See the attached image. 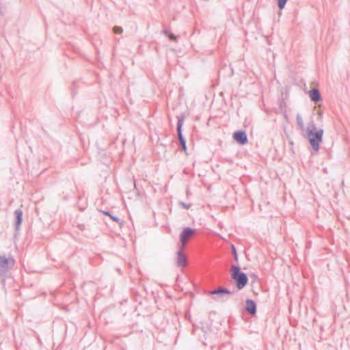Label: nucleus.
I'll list each match as a JSON object with an SVG mask.
<instances>
[{
    "mask_svg": "<svg viewBox=\"0 0 350 350\" xmlns=\"http://www.w3.org/2000/svg\"><path fill=\"white\" fill-rule=\"evenodd\" d=\"M306 133L312 148L311 154H314L320 149V144L323 141V130L322 129H317L314 122L312 120L308 124Z\"/></svg>",
    "mask_w": 350,
    "mask_h": 350,
    "instance_id": "obj_1",
    "label": "nucleus"
},
{
    "mask_svg": "<svg viewBox=\"0 0 350 350\" xmlns=\"http://www.w3.org/2000/svg\"><path fill=\"white\" fill-rule=\"evenodd\" d=\"M196 230L191 228H185L180 233L178 248L183 250L188 241L194 236Z\"/></svg>",
    "mask_w": 350,
    "mask_h": 350,
    "instance_id": "obj_2",
    "label": "nucleus"
},
{
    "mask_svg": "<svg viewBox=\"0 0 350 350\" xmlns=\"http://www.w3.org/2000/svg\"><path fill=\"white\" fill-rule=\"evenodd\" d=\"M231 276L238 284H245L247 282L245 274L241 272L237 267L233 266L232 267Z\"/></svg>",
    "mask_w": 350,
    "mask_h": 350,
    "instance_id": "obj_3",
    "label": "nucleus"
},
{
    "mask_svg": "<svg viewBox=\"0 0 350 350\" xmlns=\"http://www.w3.org/2000/svg\"><path fill=\"white\" fill-rule=\"evenodd\" d=\"M183 250L179 249L176 256V263L178 267H185L187 265V258Z\"/></svg>",
    "mask_w": 350,
    "mask_h": 350,
    "instance_id": "obj_4",
    "label": "nucleus"
},
{
    "mask_svg": "<svg viewBox=\"0 0 350 350\" xmlns=\"http://www.w3.org/2000/svg\"><path fill=\"white\" fill-rule=\"evenodd\" d=\"M308 95L310 100L315 103H319L322 100L321 94L319 90L317 88H312L308 92Z\"/></svg>",
    "mask_w": 350,
    "mask_h": 350,
    "instance_id": "obj_5",
    "label": "nucleus"
},
{
    "mask_svg": "<svg viewBox=\"0 0 350 350\" xmlns=\"http://www.w3.org/2000/svg\"><path fill=\"white\" fill-rule=\"evenodd\" d=\"M14 259L6 258L5 256H0V269L3 270L14 265Z\"/></svg>",
    "mask_w": 350,
    "mask_h": 350,
    "instance_id": "obj_6",
    "label": "nucleus"
},
{
    "mask_svg": "<svg viewBox=\"0 0 350 350\" xmlns=\"http://www.w3.org/2000/svg\"><path fill=\"white\" fill-rule=\"evenodd\" d=\"M234 139L241 144H245L247 141L246 134L241 131L234 133Z\"/></svg>",
    "mask_w": 350,
    "mask_h": 350,
    "instance_id": "obj_7",
    "label": "nucleus"
},
{
    "mask_svg": "<svg viewBox=\"0 0 350 350\" xmlns=\"http://www.w3.org/2000/svg\"><path fill=\"white\" fill-rule=\"evenodd\" d=\"M245 309L250 314L254 315L256 311V306L252 300H247Z\"/></svg>",
    "mask_w": 350,
    "mask_h": 350,
    "instance_id": "obj_8",
    "label": "nucleus"
},
{
    "mask_svg": "<svg viewBox=\"0 0 350 350\" xmlns=\"http://www.w3.org/2000/svg\"><path fill=\"white\" fill-rule=\"evenodd\" d=\"M296 121H297V124L299 126V129H300V131L304 133V131H306V129H305V126H304V122L302 120V118H301V116L300 114L297 113V116H296Z\"/></svg>",
    "mask_w": 350,
    "mask_h": 350,
    "instance_id": "obj_9",
    "label": "nucleus"
},
{
    "mask_svg": "<svg viewBox=\"0 0 350 350\" xmlns=\"http://www.w3.org/2000/svg\"><path fill=\"white\" fill-rule=\"evenodd\" d=\"M181 127H182V122L180 121L178 122V137L179 140L180 142L181 145L185 144V141L184 140L182 133H181Z\"/></svg>",
    "mask_w": 350,
    "mask_h": 350,
    "instance_id": "obj_10",
    "label": "nucleus"
},
{
    "mask_svg": "<svg viewBox=\"0 0 350 350\" xmlns=\"http://www.w3.org/2000/svg\"><path fill=\"white\" fill-rule=\"evenodd\" d=\"M15 215L17 218L16 224L19 226L22 221L23 212L21 210H16L15 211Z\"/></svg>",
    "mask_w": 350,
    "mask_h": 350,
    "instance_id": "obj_11",
    "label": "nucleus"
},
{
    "mask_svg": "<svg viewBox=\"0 0 350 350\" xmlns=\"http://www.w3.org/2000/svg\"><path fill=\"white\" fill-rule=\"evenodd\" d=\"M211 293L217 294V295H228L230 293L226 290H224L223 288H219L217 291L211 292Z\"/></svg>",
    "mask_w": 350,
    "mask_h": 350,
    "instance_id": "obj_12",
    "label": "nucleus"
},
{
    "mask_svg": "<svg viewBox=\"0 0 350 350\" xmlns=\"http://www.w3.org/2000/svg\"><path fill=\"white\" fill-rule=\"evenodd\" d=\"M113 31L115 33L120 34L122 32V29L120 27L116 26L113 27Z\"/></svg>",
    "mask_w": 350,
    "mask_h": 350,
    "instance_id": "obj_13",
    "label": "nucleus"
},
{
    "mask_svg": "<svg viewBox=\"0 0 350 350\" xmlns=\"http://www.w3.org/2000/svg\"><path fill=\"white\" fill-rule=\"evenodd\" d=\"M284 5V0H279L278 1V6H279L280 10L282 9Z\"/></svg>",
    "mask_w": 350,
    "mask_h": 350,
    "instance_id": "obj_14",
    "label": "nucleus"
},
{
    "mask_svg": "<svg viewBox=\"0 0 350 350\" xmlns=\"http://www.w3.org/2000/svg\"><path fill=\"white\" fill-rule=\"evenodd\" d=\"M168 37H169V38H170V40H174V41H176V36H175L174 34H172V33H169V34H168Z\"/></svg>",
    "mask_w": 350,
    "mask_h": 350,
    "instance_id": "obj_15",
    "label": "nucleus"
},
{
    "mask_svg": "<svg viewBox=\"0 0 350 350\" xmlns=\"http://www.w3.org/2000/svg\"><path fill=\"white\" fill-rule=\"evenodd\" d=\"M232 253H233V255L234 256V258L237 259V251H236V249L234 247V245H232Z\"/></svg>",
    "mask_w": 350,
    "mask_h": 350,
    "instance_id": "obj_16",
    "label": "nucleus"
},
{
    "mask_svg": "<svg viewBox=\"0 0 350 350\" xmlns=\"http://www.w3.org/2000/svg\"><path fill=\"white\" fill-rule=\"evenodd\" d=\"M182 148H183V150L185 152L186 151V144H182Z\"/></svg>",
    "mask_w": 350,
    "mask_h": 350,
    "instance_id": "obj_17",
    "label": "nucleus"
},
{
    "mask_svg": "<svg viewBox=\"0 0 350 350\" xmlns=\"http://www.w3.org/2000/svg\"><path fill=\"white\" fill-rule=\"evenodd\" d=\"M104 213H105V215H109V214L108 213H107V212H104Z\"/></svg>",
    "mask_w": 350,
    "mask_h": 350,
    "instance_id": "obj_18",
    "label": "nucleus"
},
{
    "mask_svg": "<svg viewBox=\"0 0 350 350\" xmlns=\"http://www.w3.org/2000/svg\"><path fill=\"white\" fill-rule=\"evenodd\" d=\"M243 286H239V289H241Z\"/></svg>",
    "mask_w": 350,
    "mask_h": 350,
    "instance_id": "obj_19",
    "label": "nucleus"
},
{
    "mask_svg": "<svg viewBox=\"0 0 350 350\" xmlns=\"http://www.w3.org/2000/svg\"><path fill=\"white\" fill-rule=\"evenodd\" d=\"M288 1V0H286V3Z\"/></svg>",
    "mask_w": 350,
    "mask_h": 350,
    "instance_id": "obj_20",
    "label": "nucleus"
}]
</instances>
